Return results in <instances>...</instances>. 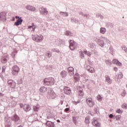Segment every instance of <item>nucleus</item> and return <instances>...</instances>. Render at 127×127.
Wrapping results in <instances>:
<instances>
[{
  "label": "nucleus",
  "instance_id": "nucleus-1",
  "mask_svg": "<svg viewBox=\"0 0 127 127\" xmlns=\"http://www.w3.org/2000/svg\"><path fill=\"white\" fill-rule=\"evenodd\" d=\"M43 83L44 86H53L56 82L54 78L52 77H45L43 79Z\"/></svg>",
  "mask_w": 127,
  "mask_h": 127
},
{
  "label": "nucleus",
  "instance_id": "nucleus-2",
  "mask_svg": "<svg viewBox=\"0 0 127 127\" xmlns=\"http://www.w3.org/2000/svg\"><path fill=\"white\" fill-rule=\"evenodd\" d=\"M20 68L18 65L15 64L11 68V73L13 76H17L18 75V73H19V71Z\"/></svg>",
  "mask_w": 127,
  "mask_h": 127
},
{
  "label": "nucleus",
  "instance_id": "nucleus-3",
  "mask_svg": "<svg viewBox=\"0 0 127 127\" xmlns=\"http://www.w3.org/2000/svg\"><path fill=\"white\" fill-rule=\"evenodd\" d=\"M32 39L35 41V42H41L43 40V36L42 35H40L39 36L38 35H32Z\"/></svg>",
  "mask_w": 127,
  "mask_h": 127
},
{
  "label": "nucleus",
  "instance_id": "nucleus-4",
  "mask_svg": "<svg viewBox=\"0 0 127 127\" xmlns=\"http://www.w3.org/2000/svg\"><path fill=\"white\" fill-rule=\"evenodd\" d=\"M85 102L89 108H93L95 106V101H93V99L91 97H86Z\"/></svg>",
  "mask_w": 127,
  "mask_h": 127
},
{
  "label": "nucleus",
  "instance_id": "nucleus-5",
  "mask_svg": "<svg viewBox=\"0 0 127 127\" xmlns=\"http://www.w3.org/2000/svg\"><path fill=\"white\" fill-rule=\"evenodd\" d=\"M68 43H69V48L70 50H71V51H74V50L77 48L75 41L70 39L68 40Z\"/></svg>",
  "mask_w": 127,
  "mask_h": 127
},
{
  "label": "nucleus",
  "instance_id": "nucleus-6",
  "mask_svg": "<svg viewBox=\"0 0 127 127\" xmlns=\"http://www.w3.org/2000/svg\"><path fill=\"white\" fill-rule=\"evenodd\" d=\"M47 93L48 95L53 98V99H54L56 96V93H55L52 88H48Z\"/></svg>",
  "mask_w": 127,
  "mask_h": 127
},
{
  "label": "nucleus",
  "instance_id": "nucleus-7",
  "mask_svg": "<svg viewBox=\"0 0 127 127\" xmlns=\"http://www.w3.org/2000/svg\"><path fill=\"white\" fill-rule=\"evenodd\" d=\"M11 120L15 123H19L20 122V117L15 113L11 117Z\"/></svg>",
  "mask_w": 127,
  "mask_h": 127
},
{
  "label": "nucleus",
  "instance_id": "nucleus-8",
  "mask_svg": "<svg viewBox=\"0 0 127 127\" xmlns=\"http://www.w3.org/2000/svg\"><path fill=\"white\" fill-rule=\"evenodd\" d=\"M98 120H99V118H94L92 119V124L93 126H94V127H101V123H99V121H98Z\"/></svg>",
  "mask_w": 127,
  "mask_h": 127
},
{
  "label": "nucleus",
  "instance_id": "nucleus-9",
  "mask_svg": "<svg viewBox=\"0 0 127 127\" xmlns=\"http://www.w3.org/2000/svg\"><path fill=\"white\" fill-rule=\"evenodd\" d=\"M64 92L65 95L70 96V95L72 94V90H71V88L69 87V86H64Z\"/></svg>",
  "mask_w": 127,
  "mask_h": 127
},
{
  "label": "nucleus",
  "instance_id": "nucleus-10",
  "mask_svg": "<svg viewBox=\"0 0 127 127\" xmlns=\"http://www.w3.org/2000/svg\"><path fill=\"white\" fill-rule=\"evenodd\" d=\"M9 60V56L7 54L3 55L0 59V61L2 64H5Z\"/></svg>",
  "mask_w": 127,
  "mask_h": 127
},
{
  "label": "nucleus",
  "instance_id": "nucleus-11",
  "mask_svg": "<svg viewBox=\"0 0 127 127\" xmlns=\"http://www.w3.org/2000/svg\"><path fill=\"white\" fill-rule=\"evenodd\" d=\"M0 20L1 21H6V12H1L0 13Z\"/></svg>",
  "mask_w": 127,
  "mask_h": 127
},
{
  "label": "nucleus",
  "instance_id": "nucleus-12",
  "mask_svg": "<svg viewBox=\"0 0 127 127\" xmlns=\"http://www.w3.org/2000/svg\"><path fill=\"white\" fill-rule=\"evenodd\" d=\"M7 83L12 89H14V88H15V86H16V82L12 79L8 80L7 81Z\"/></svg>",
  "mask_w": 127,
  "mask_h": 127
},
{
  "label": "nucleus",
  "instance_id": "nucleus-13",
  "mask_svg": "<svg viewBox=\"0 0 127 127\" xmlns=\"http://www.w3.org/2000/svg\"><path fill=\"white\" fill-rule=\"evenodd\" d=\"M66 70L69 75V76L70 77H71V76H74V67H72V66H69L68 67H67L66 68Z\"/></svg>",
  "mask_w": 127,
  "mask_h": 127
},
{
  "label": "nucleus",
  "instance_id": "nucleus-14",
  "mask_svg": "<svg viewBox=\"0 0 127 127\" xmlns=\"http://www.w3.org/2000/svg\"><path fill=\"white\" fill-rule=\"evenodd\" d=\"M45 125L48 127H56V125L54 124V122L50 121L47 120L45 123Z\"/></svg>",
  "mask_w": 127,
  "mask_h": 127
},
{
  "label": "nucleus",
  "instance_id": "nucleus-15",
  "mask_svg": "<svg viewBox=\"0 0 127 127\" xmlns=\"http://www.w3.org/2000/svg\"><path fill=\"white\" fill-rule=\"evenodd\" d=\"M39 11L41 14H43L44 15H47V14H48L47 8L42 7L39 9Z\"/></svg>",
  "mask_w": 127,
  "mask_h": 127
},
{
  "label": "nucleus",
  "instance_id": "nucleus-16",
  "mask_svg": "<svg viewBox=\"0 0 127 127\" xmlns=\"http://www.w3.org/2000/svg\"><path fill=\"white\" fill-rule=\"evenodd\" d=\"M86 70L89 72V73H91V74H94L95 72V68L89 65L86 66Z\"/></svg>",
  "mask_w": 127,
  "mask_h": 127
},
{
  "label": "nucleus",
  "instance_id": "nucleus-17",
  "mask_svg": "<svg viewBox=\"0 0 127 127\" xmlns=\"http://www.w3.org/2000/svg\"><path fill=\"white\" fill-rule=\"evenodd\" d=\"M113 64L119 66V67H122L123 64L122 63L120 62V61L117 59H114L112 61Z\"/></svg>",
  "mask_w": 127,
  "mask_h": 127
},
{
  "label": "nucleus",
  "instance_id": "nucleus-18",
  "mask_svg": "<svg viewBox=\"0 0 127 127\" xmlns=\"http://www.w3.org/2000/svg\"><path fill=\"white\" fill-rule=\"evenodd\" d=\"M80 75L79 73L76 72L74 75H73V79L74 80V82L77 83L80 81Z\"/></svg>",
  "mask_w": 127,
  "mask_h": 127
},
{
  "label": "nucleus",
  "instance_id": "nucleus-19",
  "mask_svg": "<svg viewBox=\"0 0 127 127\" xmlns=\"http://www.w3.org/2000/svg\"><path fill=\"white\" fill-rule=\"evenodd\" d=\"M97 44L102 48H104L105 47V42H104V40H103L100 39H97Z\"/></svg>",
  "mask_w": 127,
  "mask_h": 127
},
{
  "label": "nucleus",
  "instance_id": "nucleus-20",
  "mask_svg": "<svg viewBox=\"0 0 127 127\" xmlns=\"http://www.w3.org/2000/svg\"><path fill=\"white\" fill-rule=\"evenodd\" d=\"M24 107V112H26V113L31 111V107L30 106V105H29V104H25Z\"/></svg>",
  "mask_w": 127,
  "mask_h": 127
},
{
  "label": "nucleus",
  "instance_id": "nucleus-21",
  "mask_svg": "<svg viewBox=\"0 0 127 127\" xmlns=\"http://www.w3.org/2000/svg\"><path fill=\"white\" fill-rule=\"evenodd\" d=\"M23 22V19H20V20H16V21L14 22L13 26H19V25H21L22 24V22Z\"/></svg>",
  "mask_w": 127,
  "mask_h": 127
},
{
  "label": "nucleus",
  "instance_id": "nucleus-22",
  "mask_svg": "<svg viewBox=\"0 0 127 127\" xmlns=\"http://www.w3.org/2000/svg\"><path fill=\"white\" fill-rule=\"evenodd\" d=\"M67 75H68V72H67L66 70H62L60 73V75L63 79H64L65 77L67 76Z\"/></svg>",
  "mask_w": 127,
  "mask_h": 127
},
{
  "label": "nucleus",
  "instance_id": "nucleus-23",
  "mask_svg": "<svg viewBox=\"0 0 127 127\" xmlns=\"http://www.w3.org/2000/svg\"><path fill=\"white\" fill-rule=\"evenodd\" d=\"M26 9L28 10H30L31 11H35V10H36V8L29 5L26 6Z\"/></svg>",
  "mask_w": 127,
  "mask_h": 127
},
{
  "label": "nucleus",
  "instance_id": "nucleus-24",
  "mask_svg": "<svg viewBox=\"0 0 127 127\" xmlns=\"http://www.w3.org/2000/svg\"><path fill=\"white\" fill-rule=\"evenodd\" d=\"M18 53V50H16V49H14L13 51L11 54V56L12 57V58L14 59L15 58V56H16V54Z\"/></svg>",
  "mask_w": 127,
  "mask_h": 127
},
{
  "label": "nucleus",
  "instance_id": "nucleus-25",
  "mask_svg": "<svg viewBox=\"0 0 127 127\" xmlns=\"http://www.w3.org/2000/svg\"><path fill=\"white\" fill-rule=\"evenodd\" d=\"M39 91L41 93H45V92H47L48 88H46L45 86H42L40 87Z\"/></svg>",
  "mask_w": 127,
  "mask_h": 127
},
{
  "label": "nucleus",
  "instance_id": "nucleus-26",
  "mask_svg": "<svg viewBox=\"0 0 127 127\" xmlns=\"http://www.w3.org/2000/svg\"><path fill=\"white\" fill-rule=\"evenodd\" d=\"M60 14L62 16H63L64 17H67V16H69V13H68V12L61 11Z\"/></svg>",
  "mask_w": 127,
  "mask_h": 127
},
{
  "label": "nucleus",
  "instance_id": "nucleus-27",
  "mask_svg": "<svg viewBox=\"0 0 127 127\" xmlns=\"http://www.w3.org/2000/svg\"><path fill=\"white\" fill-rule=\"evenodd\" d=\"M105 78H106V82H107L108 84H112V83H113V81L111 79V78H110V76L106 75Z\"/></svg>",
  "mask_w": 127,
  "mask_h": 127
},
{
  "label": "nucleus",
  "instance_id": "nucleus-28",
  "mask_svg": "<svg viewBox=\"0 0 127 127\" xmlns=\"http://www.w3.org/2000/svg\"><path fill=\"white\" fill-rule=\"evenodd\" d=\"M72 121H73L74 125H75V126H78V124H79V123L78 122V121L77 120V118H76L75 116H73L72 117Z\"/></svg>",
  "mask_w": 127,
  "mask_h": 127
},
{
  "label": "nucleus",
  "instance_id": "nucleus-29",
  "mask_svg": "<svg viewBox=\"0 0 127 127\" xmlns=\"http://www.w3.org/2000/svg\"><path fill=\"white\" fill-rule=\"evenodd\" d=\"M40 108V106L38 104L36 106H33V109L34 112H38V111H39Z\"/></svg>",
  "mask_w": 127,
  "mask_h": 127
},
{
  "label": "nucleus",
  "instance_id": "nucleus-30",
  "mask_svg": "<svg viewBox=\"0 0 127 127\" xmlns=\"http://www.w3.org/2000/svg\"><path fill=\"white\" fill-rule=\"evenodd\" d=\"M70 21L71 22H74V23H78L79 22V20L75 17H72L70 18Z\"/></svg>",
  "mask_w": 127,
  "mask_h": 127
},
{
  "label": "nucleus",
  "instance_id": "nucleus-31",
  "mask_svg": "<svg viewBox=\"0 0 127 127\" xmlns=\"http://www.w3.org/2000/svg\"><path fill=\"white\" fill-rule=\"evenodd\" d=\"M83 53L84 54H85V55H87L88 57H91V56H92V53L87 51V50H84Z\"/></svg>",
  "mask_w": 127,
  "mask_h": 127
},
{
  "label": "nucleus",
  "instance_id": "nucleus-32",
  "mask_svg": "<svg viewBox=\"0 0 127 127\" xmlns=\"http://www.w3.org/2000/svg\"><path fill=\"white\" fill-rule=\"evenodd\" d=\"M93 111L95 112L94 115H98V113H100V108L97 106L94 108Z\"/></svg>",
  "mask_w": 127,
  "mask_h": 127
},
{
  "label": "nucleus",
  "instance_id": "nucleus-33",
  "mask_svg": "<svg viewBox=\"0 0 127 127\" xmlns=\"http://www.w3.org/2000/svg\"><path fill=\"white\" fill-rule=\"evenodd\" d=\"M4 121L7 124H9V123H11V117H4Z\"/></svg>",
  "mask_w": 127,
  "mask_h": 127
},
{
  "label": "nucleus",
  "instance_id": "nucleus-34",
  "mask_svg": "<svg viewBox=\"0 0 127 127\" xmlns=\"http://www.w3.org/2000/svg\"><path fill=\"white\" fill-rule=\"evenodd\" d=\"M65 34L66 36H69V37L73 36V33H71V31L69 30L66 31Z\"/></svg>",
  "mask_w": 127,
  "mask_h": 127
},
{
  "label": "nucleus",
  "instance_id": "nucleus-35",
  "mask_svg": "<svg viewBox=\"0 0 127 127\" xmlns=\"http://www.w3.org/2000/svg\"><path fill=\"white\" fill-rule=\"evenodd\" d=\"M106 31H107V29H106V28L101 27L100 28V32L102 34H105L106 33Z\"/></svg>",
  "mask_w": 127,
  "mask_h": 127
},
{
  "label": "nucleus",
  "instance_id": "nucleus-36",
  "mask_svg": "<svg viewBox=\"0 0 127 127\" xmlns=\"http://www.w3.org/2000/svg\"><path fill=\"white\" fill-rule=\"evenodd\" d=\"M46 56L48 57V58H51V57H52V53H51V52L48 51L46 53Z\"/></svg>",
  "mask_w": 127,
  "mask_h": 127
},
{
  "label": "nucleus",
  "instance_id": "nucleus-37",
  "mask_svg": "<svg viewBox=\"0 0 127 127\" xmlns=\"http://www.w3.org/2000/svg\"><path fill=\"white\" fill-rule=\"evenodd\" d=\"M88 46L89 47H90V48H91L92 49H95V48H96V45H95V44L93 43H90V44H89Z\"/></svg>",
  "mask_w": 127,
  "mask_h": 127
},
{
  "label": "nucleus",
  "instance_id": "nucleus-38",
  "mask_svg": "<svg viewBox=\"0 0 127 127\" xmlns=\"http://www.w3.org/2000/svg\"><path fill=\"white\" fill-rule=\"evenodd\" d=\"M51 51H52V52H56V53H60V50H59V49H58V48H53L51 50Z\"/></svg>",
  "mask_w": 127,
  "mask_h": 127
},
{
  "label": "nucleus",
  "instance_id": "nucleus-39",
  "mask_svg": "<svg viewBox=\"0 0 127 127\" xmlns=\"http://www.w3.org/2000/svg\"><path fill=\"white\" fill-rule=\"evenodd\" d=\"M79 53V57L81 59H84V58H85V55H84V53L83 52V51H80Z\"/></svg>",
  "mask_w": 127,
  "mask_h": 127
},
{
  "label": "nucleus",
  "instance_id": "nucleus-40",
  "mask_svg": "<svg viewBox=\"0 0 127 127\" xmlns=\"http://www.w3.org/2000/svg\"><path fill=\"white\" fill-rule=\"evenodd\" d=\"M96 99L98 102H102V101H103V97L100 94L97 95Z\"/></svg>",
  "mask_w": 127,
  "mask_h": 127
},
{
  "label": "nucleus",
  "instance_id": "nucleus-41",
  "mask_svg": "<svg viewBox=\"0 0 127 127\" xmlns=\"http://www.w3.org/2000/svg\"><path fill=\"white\" fill-rule=\"evenodd\" d=\"M60 45H65V40L60 39L59 40Z\"/></svg>",
  "mask_w": 127,
  "mask_h": 127
},
{
  "label": "nucleus",
  "instance_id": "nucleus-42",
  "mask_svg": "<svg viewBox=\"0 0 127 127\" xmlns=\"http://www.w3.org/2000/svg\"><path fill=\"white\" fill-rule=\"evenodd\" d=\"M106 26H107V27H111V28H114L115 25L112 23L108 22L106 24Z\"/></svg>",
  "mask_w": 127,
  "mask_h": 127
},
{
  "label": "nucleus",
  "instance_id": "nucleus-43",
  "mask_svg": "<svg viewBox=\"0 0 127 127\" xmlns=\"http://www.w3.org/2000/svg\"><path fill=\"white\" fill-rule=\"evenodd\" d=\"M109 119H112L113 120L116 119V116L115 115H113V114H110L109 115Z\"/></svg>",
  "mask_w": 127,
  "mask_h": 127
},
{
  "label": "nucleus",
  "instance_id": "nucleus-44",
  "mask_svg": "<svg viewBox=\"0 0 127 127\" xmlns=\"http://www.w3.org/2000/svg\"><path fill=\"white\" fill-rule=\"evenodd\" d=\"M54 115H53V114L51 113L49 114L47 116V119L48 120H49L50 119H54Z\"/></svg>",
  "mask_w": 127,
  "mask_h": 127
},
{
  "label": "nucleus",
  "instance_id": "nucleus-45",
  "mask_svg": "<svg viewBox=\"0 0 127 127\" xmlns=\"http://www.w3.org/2000/svg\"><path fill=\"white\" fill-rule=\"evenodd\" d=\"M17 84L18 85H20V84H23V79L22 78H20L17 80Z\"/></svg>",
  "mask_w": 127,
  "mask_h": 127
},
{
  "label": "nucleus",
  "instance_id": "nucleus-46",
  "mask_svg": "<svg viewBox=\"0 0 127 127\" xmlns=\"http://www.w3.org/2000/svg\"><path fill=\"white\" fill-rule=\"evenodd\" d=\"M116 113H117V114H120V115H122L124 113V111L121 110V109H118L116 111Z\"/></svg>",
  "mask_w": 127,
  "mask_h": 127
},
{
  "label": "nucleus",
  "instance_id": "nucleus-47",
  "mask_svg": "<svg viewBox=\"0 0 127 127\" xmlns=\"http://www.w3.org/2000/svg\"><path fill=\"white\" fill-rule=\"evenodd\" d=\"M114 50V48H113V46H110V47L109 48V51H110L111 54H112V55H113Z\"/></svg>",
  "mask_w": 127,
  "mask_h": 127
},
{
  "label": "nucleus",
  "instance_id": "nucleus-48",
  "mask_svg": "<svg viewBox=\"0 0 127 127\" xmlns=\"http://www.w3.org/2000/svg\"><path fill=\"white\" fill-rule=\"evenodd\" d=\"M31 117H34V120H36V119L38 118V114L36 113H35V114H31Z\"/></svg>",
  "mask_w": 127,
  "mask_h": 127
},
{
  "label": "nucleus",
  "instance_id": "nucleus-49",
  "mask_svg": "<svg viewBox=\"0 0 127 127\" xmlns=\"http://www.w3.org/2000/svg\"><path fill=\"white\" fill-rule=\"evenodd\" d=\"M105 63L107 65H111L112 64V61L111 60H107L105 61Z\"/></svg>",
  "mask_w": 127,
  "mask_h": 127
},
{
  "label": "nucleus",
  "instance_id": "nucleus-50",
  "mask_svg": "<svg viewBox=\"0 0 127 127\" xmlns=\"http://www.w3.org/2000/svg\"><path fill=\"white\" fill-rule=\"evenodd\" d=\"M103 38H104V41H105V42H107V43H108V44H111V41H110L109 39L105 37H103Z\"/></svg>",
  "mask_w": 127,
  "mask_h": 127
},
{
  "label": "nucleus",
  "instance_id": "nucleus-51",
  "mask_svg": "<svg viewBox=\"0 0 127 127\" xmlns=\"http://www.w3.org/2000/svg\"><path fill=\"white\" fill-rule=\"evenodd\" d=\"M6 69V67L4 65H3L1 68V73H5V69Z\"/></svg>",
  "mask_w": 127,
  "mask_h": 127
},
{
  "label": "nucleus",
  "instance_id": "nucleus-52",
  "mask_svg": "<svg viewBox=\"0 0 127 127\" xmlns=\"http://www.w3.org/2000/svg\"><path fill=\"white\" fill-rule=\"evenodd\" d=\"M78 92L80 96H81L82 97L84 96V92H83V89L79 90Z\"/></svg>",
  "mask_w": 127,
  "mask_h": 127
},
{
  "label": "nucleus",
  "instance_id": "nucleus-53",
  "mask_svg": "<svg viewBox=\"0 0 127 127\" xmlns=\"http://www.w3.org/2000/svg\"><path fill=\"white\" fill-rule=\"evenodd\" d=\"M123 72H120V74H119L117 76V79H123Z\"/></svg>",
  "mask_w": 127,
  "mask_h": 127
},
{
  "label": "nucleus",
  "instance_id": "nucleus-54",
  "mask_svg": "<svg viewBox=\"0 0 127 127\" xmlns=\"http://www.w3.org/2000/svg\"><path fill=\"white\" fill-rule=\"evenodd\" d=\"M81 102V100H78L77 101H72V104H73V105H78V104H79V103Z\"/></svg>",
  "mask_w": 127,
  "mask_h": 127
},
{
  "label": "nucleus",
  "instance_id": "nucleus-55",
  "mask_svg": "<svg viewBox=\"0 0 127 127\" xmlns=\"http://www.w3.org/2000/svg\"><path fill=\"white\" fill-rule=\"evenodd\" d=\"M85 123L86 125H89L90 124V119L85 118Z\"/></svg>",
  "mask_w": 127,
  "mask_h": 127
},
{
  "label": "nucleus",
  "instance_id": "nucleus-56",
  "mask_svg": "<svg viewBox=\"0 0 127 127\" xmlns=\"http://www.w3.org/2000/svg\"><path fill=\"white\" fill-rule=\"evenodd\" d=\"M16 106V103H15L11 104V105H9L10 108H11L12 109L15 108Z\"/></svg>",
  "mask_w": 127,
  "mask_h": 127
},
{
  "label": "nucleus",
  "instance_id": "nucleus-57",
  "mask_svg": "<svg viewBox=\"0 0 127 127\" xmlns=\"http://www.w3.org/2000/svg\"><path fill=\"white\" fill-rule=\"evenodd\" d=\"M46 68L47 70H49V71H51L52 70V65H47Z\"/></svg>",
  "mask_w": 127,
  "mask_h": 127
},
{
  "label": "nucleus",
  "instance_id": "nucleus-58",
  "mask_svg": "<svg viewBox=\"0 0 127 127\" xmlns=\"http://www.w3.org/2000/svg\"><path fill=\"white\" fill-rule=\"evenodd\" d=\"M122 118V116L118 115L116 116V121H120Z\"/></svg>",
  "mask_w": 127,
  "mask_h": 127
},
{
  "label": "nucleus",
  "instance_id": "nucleus-59",
  "mask_svg": "<svg viewBox=\"0 0 127 127\" xmlns=\"http://www.w3.org/2000/svg\"><path fill=\"white\" fill-rule=\"evenodd\" d=\"M127 95V91H126V90H124L123 93H122L121 95L122 97H126V95Z\"/></svg>",
  "mask_w": 127,
  "mask_h": 127
},
{
  "label": "nucleus",
  "instance_id": "nucleus-60",
  "mask_svg": "<svg viewBox=\"0 0 127 127\" xmlns=\"http://www.w3.org/2000/svg\"><path fill=\"white\" fill-rule=\"evenodd\" d=\"M122 108L123 109H125L126 110H127V104H123L122 105Z\"/></svg>",
  "mask_w": 127,
  "mask_h": 127
},
{
  "label": "nucleus",
  "instance_id": "nucleus-61",
  "mask_svg": "<svg viewBox=\"0 0 127 127\" xmlns=\"http://www.w3.org/2000/svg\"><path fill=\"white\" fill-rule=\"evenodd\" d=\"M122 50H124L127 53V47L123 46L122 47Z\"/></svg>",
  "mask_w": 127,
  "mask_h": 127
},
{
  "label": "nucleus",
  "instance_id": "nucleus-62",
  "mask_svg": "<svg viewBox=\"0 0 127 127\" xmlns=\"http://www.w3.org/2000/svg\"><path fill=\"white\" fill-rule=\"evenodd\" d=\"M97 16H98L101 18V19H103L104 18V16L102 15L100 13L97 14Z\"/></svg>",
  "mask_w": 127,
  "mask_h": 127
},
{
  "label": "nucleus",
  "instance_id": "nucleus-63",
  "mask_svg": "<svg viewBox=\"0 0 127 127\" xmlns=\"http://www.w3.org/2000/svg\"><path fill=\"white\" fill-rule=\"evenodd\" d=\"M5 127H11V123H6Z\"/></svg>",
  "mask_w": 127,
  "mask_h": 127
},
{
  "label": "nucleus",
  "instance_id": "nucleus-64",
  "mask_svg": "<svg viewBox=\"0 0 127 127\" xmlns=\"http://www.w3.org/2000/svg\"><path fill=\"white\" fill-rule=\"evenodd\" d=\"M19 106H20V109H23L24 108V104L23 105V103H19Z\"/></svg>",
  "mask_w": 127,
  "mask_h": 127
}]
</instances>
